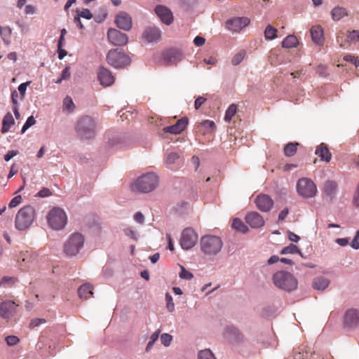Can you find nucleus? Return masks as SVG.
<instances>
[{
    "label": "nucleus",
    "instance_id": "393cba45",
    "mask_svg": "<svg viewBox=\"0 0 359 359\" xmlns=\"http://www.w3.org/2000/svg\"><path fill=\"white\" fill-rule=\"evenodd\" d=\"M143 36L148 42L156 41L161 37V31L156 27H148L144 31Z\"/></svg>",
    "mask_w": 359,
    "mask_h": 359
},
{
    "label": "nucleus",
    "instance_id": "e2e57ef3",
    "mask_svg": "<svg viewBox=\"0 0 359 359\" xmlns=\"http://www.w3.org/2000/svg\"><path fill=\"white\" fill-rule=\"evenodd\" d=\"M287 237L290 241L294 242V243H297L300 240V237L298 235H297L296 233H294L290 231H287Z\"/></svg>",
    "mask_w": 359,
    "mask_h": 359
},
{
    "label": "nucleus",
    "instance_id": "338daca9",
    "mask_svg": "<svg viewBox=\"0 0 359 359\" xmlns=\"http://www.w3.org/2000/svg\"><path fill=\"white\" fill-rule=\"evenodd\" d=\"M201 125L208 129H213L215 127V123L212 121L205 120L201 123Z\"/></svg>",
    "mask_w": 359,
    "mask_h": 359
},
{
    "label": "nucleus",
    "instance_id": "864d4df0",
    "mask_svg": "<svg viewBox=\"0 0 359 359\" xmlns=\"http://www.w3.org/2000/svg\"><path fill=\"white\" fill-rule=\"evenodd\" d=\"M172 339V337L170 334H168V333H164V334H161V344L163 345H164L165 346H169L171 343Z\"/></svg>",
    "mask_w": 359,
    "mask_h": 359
},
{
    "label": "nucleus",
    "instance_id": "58836bf2",
    "mask_svg": "<svg viewBox=\"0 0 359 359\" xmlns=\"http://www.w3.org/2000/svg\"><path fill=\"white\" fill-rule=\"evenodd\" d=\"M246 55L245 50H241L231 59V64L234 66L239 65Z\"/></svg>",
    "mask_w": 359,
    "mask_h": 359
},
{
    "label": "nucleus",
    "instance_id": "3c124183",
    "mask_svg": "<svg viewBox=\"0 0 359 359\" xmlns=\"http://www.w3.org/2000/svg\"><path fill=\"white\" fill-rule=\"evenodd\" d=\"M166 307L168 311L172 312L175 310V304L172 301V296L167 292L165 294Z\"/></svg>",
    "mask_w": 359,
    "mask_h": 359
},
{
    "label": "nucleus",
    "instance_id": "c85d7f7f",
    "mask_svg": "<svg viewBox=\"0 0 359 359\" xmlns=\"http://www.w3.org/2000/svg\"><path fill=\"white\" fill-rule=\"evenodd\" d=\"M78 293L81 299H87L93 294L92 286L90 284L85 283L80 286L78 290Z\"/></svg>",
    "mask_w": 359,
    "mask_h": 359
},
{
    "label": "nucleus",
    "instance_id": "cd10ccee",
    "mask_svg": "<svg viewBox=\"0 0 359 359\" xmlns=\"http://www.w3.org/2000/svg\"><path fill=\"white\" fill-rule=\"evenodd\" d=\"M182 54L181 51L176 49H173L170 50L166 53L165 60H167L168 62L174 64L182 60Z\"/></svg>",
    "mask_w": 359,
    "mask_h": 359
},
{
    "label": "nucleus",
    "instance_id": "473e14b6",
    "mask_svg": "<svg viewBox=\"0 0 359 359\" xmlns=\"http://www.w3.org/2000/svg\"><path fill=\"white\" fill-rule=\"evenodd\" d=\"M299 41L297 38L294 35L287 36L282 42V46L286 48L296 47Z\"/></svg>",
    "mask_w": 359,
    "mask_h": 359
},
{
    "label": "nucleus",
    "instance_id": "6ab92c4d",
    "mask_svg": "<svg viewBox=\"0 0 359 359\" xmlns=\"http://www.w3.org/2000/svg\"><path fill=\"white\" fill-rule=\"evenodd\" d=\"M155 12L161 20L166 24L170 25L173 21V15L171 11L164 6H157Z\"/></svg>",
    "mask_w": 359,
    "mask_h": 359
},
{
    "label": "nucleus",
    "instance_id": "39448f33",
    "mask_svg": "<svg viewBox=\"0 0 359 359\" xmlns=\"http://www.w3.org/2000/svg\"><path fill=\"white\" fill-rule=\"evenodd\" d=\"M201 251L206 255H216L222 250L223 242L216 236L205 235L200 240Z\"/></svg>",
    "mask_w": 359,
    "mask_h": 359
},
{
    "label": "nucleus",
    "instance_id": "f704fd0d",
    "mask_svg": "<svg viewBox=\"0 0 359 359\" xmlns=\"http://www.w3.org/2000/svg\"><path fill=\"white\" fill-rule=\"evenodd\" d=\"M295 253L299 254L302 257L303 256L302 252L299 251L298 247L292 243H290L289 245L284 247L280 251L281 255Z\"/></svg>",
    "mask_w": 359,
    "mask_h": 359
},
{
    "label": "nucleus",
    "instance_id": "2f4dec72",
    "mask_svg": "<svg viewBox=\"0 0 359 359\" xmlns=\"http://www.w3.org/2000/svg\"><path fill=\"white\" fill-rule=\"evenodd\" d=\"M309 352L306 346H301L299 348L294 349L293 354L290 359H305L307 358Z\"/></svg>",
    "mask_w": 359,
    "mask_h": 359
},
{
    "label": "nucleus",
    "instance_id": "b1692460",
    "mask_svg": "<svg viewBox=\"0 0 359 359\" xmlns=\"http://www.w3.org/2000/svg\"><path fill=\"white\" fill-rule=\"evenodd\" d=\"M310 32L312 40L315 43L318 45H322L323 43V30L320 26H313L311 28Z\"/></svg>",
    "mask_w": 359,
    "mask_h": 359
},
{
    "label": "nucleus",
    "instance_id": "8fccbe9b",
    "mask_svg": "<svg viewBox=\"0 0 359 359\" xmlns=\"http://www.w3.org/2000/svg\"><path fill=\"white\" fill-rule=\"evenodd\" d=\"M180 155L177 152H171L168 154L165 162L167 164L171 165L175 163L177 159H179Z\"/></svg>",
    "mask_w": 359,
    "mask_h": 359
},
{
    "label": "nucleus",
    "instance_id": "a18cd8bd",
    "mask_svg": "<svg viewBox=\"0 0 359 359\" xmlns=\"http://www.w3.org/2000/svg\"><path fill=\"white\" fill-rule=\"evenodd\" d=\"M0 34L2 36L3 40L8 43V39L11 34V29L9 27H1L0 26Z\"/></svg>",
    "mask_w": 359,
    "mask_h": 359
},
{
    "label": "nucleus",
    "instance_id": "bb28decb",
    "mask_svg": "<svg viewBox=\"0 0 359 359\" xmlns=\"http://www.w3.org/2000/svg\"><path fill=\"white\" fill-rule=\"evenodd\" d=\"M330 280L323 276H318L313 279L312 286L314 290L324 291L330 285Z\"/></svg>",
    "mask_w": 359,
    "mask_h": 359
},
{
    "label": "nucleus",
    "instance_id": "4be33fe9",
    "mask_svg": "<svg viewBox=\"0 0 359 359\" xmlns=\"http://www.w3.org/2000/svg\"><path fill=\"white\" fill-rule=\"evenodd\" d=\"M338 191V184L335 181L327 180L325 182L323 192L330 200H332Z\"/></svg>",
    "mask_w": 359,
    "mask_h": 359
},
{
    "label": "nucleus",
    "instance_id": "4c0bfd02",
    "mask_svg": "<svg viewBox=\"0 0 359 359\" xmlns=\"http://www.w3.org/2000/svg\"><path fill=\"white\" fill-rule=\"evenodd\" d=\"M126 236L130 237L135 241H137L140 238V233L131 226L126 227L123 229Z\"/></svg>",
    "mask_w": 359,
    "mask_h": 359
},
{
    "label": "nucleus",
    "instance_id": "dca6fc26",
    "mask_svg": "<svg viewBox=\"0 0 359 359\" xmlns=\"http://www.w3.org/2000/svg\"><path fill=\"white\" fill-rule=\"evenodd\" d=\"M257 208L262 212H269L273 205L271 198L266 194H260L255 199Z\"/></svg>",
    "mask_w": 359,
    "mask_h": 359
},
{
    "label": "nucleus",
    "instance_id": "4468645a",
    "mask_svg": "<svg viewBox=\"0 0 359 359\" xmlns=\"http://www.w3.org/2000/svg\"><path fill=\"white\" fill-rule=\"evenodd\" d=\"M249 24L250 19L248 18H234L226 21V27L231 32H238Z\"/></svg>",
    "mask_w": 359,
    "mask_h": 359
},
{
    "label": "nucleus",
    "instance_id": "5701e85b",
    "mask_svg": "<svg viewBox=\"0 0 359 359\" xmlns=\"http://www.w3.org/2000/svg\"><path fill=\"white\" fill-rule=\"evenodd\" d=\"M224 337L231 341H239L243 338L239 330L233 325H229L225 328Z\"/></svg>",
    "mask_w": 359,
    "mask_h": 359
},
{
    "label": "nucleus",
    "instance_id": "ea45409f",
    "mask_svg": "<svg viewBox=\"0 0 359 359\" xmlns=\"http://www.w3.org/2000/svg\"><path fill=\"white\" fill-rule=\"evenodd\" d=\"M277 29L271 25H268L264 31V36L267 40H272L276 38Z\"/></svg>",
    "mask_w": 359,
    "mask_h": 359
},
{
    "label": "nucleus",
    "instance_id": "ddd939ff",
    "mask_svg": "<svg viewBox=\"0 0 359 359\" xmlns=\"http://www.w3.org/2000/svg\"><path fill=\"white\" fill-rule=\"evenodd\" d=\"M109 42L114 46H124L128 43V36L118 29L110 28L107 32Z\"/></svg>",
    "mask_w": 359,
    "mask_h": 359
},
{
    "label": "nucleus",
    "instance_id": "680f3d73",
    "mask_svg": "<svg viewBox=\"0 0 359 359\" xmlns=\"http://www.w3.org/2000/svg\"><path fill=\"white\" fill-rule=\"evenodd\" d=\"M133 219L140 224H143L144 223V216L141 212H136L133 216Z\"/></svg>",
    "mask_w": 359,
    "mask_h": 359
},
{
    "label": "nucleus",
    "instance_id": "37998d69",
    "mask_svg": "<svg viewBox=\"0 0 359 359\" xmlns=\"http://www.w3.org/2000/svg\"><path fill=\"white\" fill-rule=\"evenodd\" d=\"M26 91H12L11 99L15 106L18 105V100H23Z\"/></svg>",
    "mask_w": 359,
    "mask_h": 359
},
{
    "label": "nucleus",
    "instance_id": "79ce46f5",
    "mask_svg": "<svg viewBox=\"0 0 359 359\" xmlns=\"http://www.w3.org/2000/svg\"><path fill=\"white\" fill-rule=\"evenodd\" d=\"M297 143H288L284 148V152L287 156H292L297 151Z\"/></svg>",
    "mask_w": 359,
    "mask_h": 359
},
{
    "label": "nucleus",
    "instance_id": "f8f14e48",
    "mask_svg": "<svg viewBox=\"0 0 359 359\" xmlns=\"http://www.w3.org/2000/svg\"><path fill=\"white\" fill-rule=\"evenodd\" d=\"M344 325L347 329H355L359 325V310L350 309L344 316Z\"/></svg>",
    "mask_w": 359,
    "mask_h": 359
},
{
    "label": "nucleus",
    "instance_id": "0e129e2a",
    "mask_svg": "<svg viewBox=\"0 0 359 359\" xmlns=\"http://www.w3.org/2000/svg\"><path fill=\"white\" fill-rule=\"evenodd\" d=\"M18 154V151L15 150H10L7 152L6 154L4 155V160L6 161H9L12 158L17 156Z\"/></svg>",
    "mask_w": 359,
    "mask_h": 359
},
{
    "label": "nucleus",
    "instance_id": "f03ea898",
    "mask_svg": "<svg viewBox=\"0 0 359 359\" xmlns=\"http://www.w3.org/2000/svg\"><path fill=\"white\" fill-rule=\"evenodd\" d=\"M158 183V177L154 172H147L138 177L132 184L134 191L149 193L154 190Z\"/></svg>",
    "mask_w": 359,
    "mask_h": 359
},
{
    "label": "nucleus",
    "instance_id": "052dcab7",
    "mask_svg": "<svg viewBox=\"0 0 359 359\" xmlns=\"http://www.w3.org/2000/svg\"><path fill=\"white\" fill-rule=\"evenodd\" d=\"M51 195H52V192L48 188H43L36 194L37 196L41 197V198L48 197Z\"/></svg>",
    "mask_w": 359,
    "mask_h": 359
},
{
    "label": "nucleus",
    "instance_id": "c756f323",
    "mask_svg": "<svg viewBox=\"0 0 359 359\" xmlns=\"http://www.w3.org/2000/svg\"><path fill=\"white\" fill-rule=\"evenodd\" d=\"M15 120L13 117V115L10 112L7 113L3 118L1 133H6L7 132H8L11 126H13Z\"/></svg>",
    "mask_w": 359,
    "mask_h": 359
},
{
    "label": "nucleus",
    "instance_id": "9b49d317",
    "mask_svg": "<svg viewBox=\"0 0 359 359\" xmlns=\"http://www.w3.org/2000/svg\"><path fill=\"white\" fill-rule=\"evenodd\" d=\"M106 147L109 149H117L125 145L123 137L117 132L109 131L106 135Z\"/></svg>",
    "mask_w": 359,
    "mask_h": 359
},
{
    "label": "nucleus",
    "instance_id": "f3484780",
    "mask_svg": "<svg viewBox=\"0 0 359 359\" xmlns=\"http://www.w3.org/2000/svg\"><path fill=\"white\" fill-rule=\"evenodd\" d=\"M17 304L12 301H6L0 304V316L7 319L13 316L16 311Z\"/></svg>",
    "mask_w": 359,
    "mask_h": 359
},
{
    "label": "nucleus",
    "instance_id": "aec40b11",
    "mask_svg": "<svg viewBox=\"0 0 359 359\" xmlns=\"http://www.w3.org/2000/svg\"><path fill=\"white\" fill-rule=\"evenodd\" d=\"M246 222L255 229L259 228L264 224L263 217L257 212H251L245 216Z\"/></svg>",
    "mask_w": 359,
    "mask_h": 359
},
{
    "label": "nucleus",
    "instance_id": "9d476101",
    "mask_svg": "<svg viewBox=\"0 0 359 359\" xmlns=\"http://www.w3.org/2000/svg\"><path fill=\"white\" fill-rule=\"evenodd\" d=\"M198 241V236L191 228H186L183 230L180 238V245L184 250L192 248Z\"/></svg>",
    "mask_w": 359,
    "mask_h": 359
},
{
    "label": "nucleus",
    "instance_id": "6e6d98bb",
    "mask_svg": "<svg viewBox=\"0 0 359 359\" xmlns=\"http://www.w3.org/2000/svg\"><path fill=\"white\" fill-rule=\"evenodd\" d=\"M78 13H79L78 15H79L81 18H85L87 20H90L93 18V14L91 13L90 10L88 8H83L82 11H78Z\"/></svg>",
    "mask_w": 359,
    "mask_h": 359
},
{
    "label": "nucleus",
    "instance_id": "a211bd4d",
    "mask_svg": "<svg viewBox=\"0 0 359 359\" xmlns=\"http://www.w3.org/2000/svg\"><path fill=\"white\" fill-rule=\"evenodd\" d=\"M97 77L103 87L110 86L114 82V77L111 72L105 67L100 68Z\"/></svg>",
    "mask_w": 359,
    "mask_h": 359
},
{
    "label": "nucleus",
    "instance_id": "20e7f679",
    "mask_svg": "<svg viewBox=\"0 0 359 359\" xmlns=\"http://www.w3.org/2000/svg\"><path fill=\"white\" fill-rule=\"evenodd\" d=\"M34 218V208L31 205H26L20 209L16 214L15 226L19 231H25L31 226Z\"/></svg>",
    "mask_w": 359,
    "mask_h": 359
},
{
    "label": "nucleus",
    "instance_id": "09e8293b",
    "mask_svg": "<svg viewBox=\"0 0 359 359\" xmlns=\"http://www.w3.org/2000/svg\"><path fill=\"white\" fill-rule=\"evenodd\" d=\"M347 41L349 42H357L359 41V31L353 30L351 32H348L347 36Z\"/></svg>",
    "mask_w": 359,
    "mask_h": 359
},
{
    "label": "nucleus",
    "instance_id": "72a5a7b5",
    "mask_svg": "<svg viewBox=\"0 0 359 359\" xmlns=\"http://www.w3.org/2000/svg\"><path fill=\"white\" fill-rule=\"evenodd\" d=\"M332 17L334 20H339L347 15L346 9L342 7H335L332 11Z\"/></svg>",
    "mask_w": 359,
    "mask_h": 359
},
{
    "label": "nucleus",
    "instance_id": "de8ad7c7",
    "mask_svg": "<svg viewBox=\"0 0 359 359\" xmlns=\"http://www.w3.org/2000/svg\"><path fill=\"white\" fill-rule=\"evenodd\" d=\"M15 281V278L9 276H4L0 281V286L6 287L11 286Z\"/></svg>",
    "mask_w": 359,
    "mask_h": 359
},
{
    "label": "nucleus",
    "instance_id": "1a4fd4ad",
    "mask_svg": "<svg viewBox=\"0 0 359 359\" xmlns=\"http://www.w3.org/2000/svg\"><path fill=\"white\" fill-rule=\"evenodd\" d=\"M49 225L54 229H62L66 224L67 217L65 212L60 208H53L47 216Z\"/></svg>",
    "mask_w": 359,
    "mask_h": 359
},
{
    "label": "nucleus",
    "instance_id": "7c9ffc66",
    "mask_svg": "<svg viewBox=\"0 0 359 359\" xmlns=\"http://www.w3.org/2000/svg\"><path fill=\"white\" fill-rule=\"evenodd\" d=\"M75 104L70 96H66L62 101V111L64 113L70 114L74 111Z\"/></svg>",
    "mask_w": 359,
    "mask_h": 359
},
{
    "label": "nucleus",
    "instance_id": "c03bdc74",
    "mask_svg": "<svg viewBox=\"0 0 359 359\" xmlns=\"http://www.w3.org/2000/svg\"><path fill=\"white\" fill-rule=\"evenodd\" d=\"M198 359H217L210 349H204L199 351Z\"/></svg>",
    "mask_w": 359,
    "mask_h": 359
},
{
    "label": "nucleus",
    "instance_id": "412c9836",
    "mask_svg": "<svg viewBox=\"0 0 359 359\" xmlns=\"http://www.w3.org/2000/svg\"><path fill=\"white\" fill-rule=\"evenodd\" d=\"M188 124V119L182 118L179 119L177 123L172 126H167L163 128L165 133H169L174 135L181 133Z\"/></svg>",
    "mask_w": 359,
    "mask_h": 359
},
{
    "label": "nucleus",
    "instance_id": "a878e982",
    "mask_svg": "<svg viewBox=\"0 0 359 359\" xmlns=\"http://www.w3.org/2000/svg\"><path fill=\"white\" fill-rule=\"evenodd\" d=\"M315 154L318 156L322 161L327 163L330 162L332 158L331 153L330 152L327 147L324 144L321 143L316 147Z\"/></svg>",
    "mask_w": 359,
    "mask_h": 359
},
{
    "label": "nucleus",
    "instance_id": "7ed1b4c3",
    "mask_svg": "<svg viewBox=\"0 0 359 359\" xmlns=\"http://www.w3.org/2000/svg\"><path fill=\"white\" fill-rule=\"evenodd\" d=\"M274 285L286 292H292L297 288L298 282L297 278L290 272L280 271L273 276Z\"/></svg>",
    "mask_w": 359,
    "mask_h": 359
},
{
    "label": "nucleus",
    "instance_id": "bf43d9fd",
    "mask_svg": "<svg viewBox=\"0 0 359 359\" xmlns=\"http://www.w3.org/2000/svg\"><path fill=\"white\" fill-rule=\"evenodd\" d=\"M21 200V196H16L10 201L8 206L11 208H15L20 203Z\"/></svg>",
    "mask_w": 359,
    "mask_h": 359
},
{
    "label": "nucleus",
    "instance_id": "603ef678",
    "mask_svg": "<svg viewBox=\"0 0 359 359\" xmlns=\"http://www.w3.org/2000/svg\"><path fill=\"white\" fill-rule=\"evenodd\" d=\"M344 36L345 34L342 32H340L337 36V43L341 48L347 47V45L348 43V41H347V39H344Z\"/></svg>",
    "mask_w": 359,
    "mask_h": 359
},
{
    "label": "nucleus",
    "instance_id": "f257e3e1",
    "mask_svg": "<svg viewBox=\"0 0 359 359\" xmlns=\"http://www.w3.org/2000/svg\"><path fill=\"white\" fill-rule=\"evenodd\" d=\"M98 122L90 116H81L75 125V132L81 141H90L97 135Z\"/></svg>",
    "mask_w": 359,
    "mask_h": 359
},
{
    "label": "nucleus",
    "instance_id": "e433bc0d",
    "mask_svg": "<svg viewBox=\"0 0 359 359\" xmlns=\"http://www.w3.org/2000/svg\"><path fill=\"white\" fill-rule=\"evenodd\" d=\"M237 111V106L235 104H231L225 112L224 121L226 122H230L233 118V116L236 114Z\"/></svg>",
    "mask_w": 359,
    "mask_h": 359
},
{
    "label": "nucleus",
    "instance_id": "423d86ee",
    "mask_svg": "<svg viewBox=\"0 0 359 359\" xmlns=\"http://www.w3.org/2000/svg\"><path fill=\"white\" fill-rule=\"evenodd\" d=\"M108 64L114 68H124L131 62V58L123 50L116 48L110 50L107 55Z\"/></svg>",
    "mask_w": 359,
    "mask_h": 359
},
{
    "label": "nucleus",
    "instance_id": "0eeeda50",
    "mask_svg": "<svg viewBox=\"0 0 359 359\" xmlns=\"http://www.w3.org/2000/svg\"><path fill=\"white\" fill-rule=\"evenodd\" d=\"M85 238L80 233L71 234L64 244V252L69 257L76 256L83 249Z\"/></svg>",
    "mask_w": 359,
    "mask_h": 359
},
{
    "label": "nucleus",
    "instance_id": "a19ab883",
    "mask_svg": "<svg viewBox=\"0 0 359 359\" xmlns=\"http://www.w3.org/2000/svg\"><path fill=\"white\" fill-rule=\"evenodd\" d=\"M160 330H156L150 337L149 341L146 347V351L149 352L151 348L154 343L158 340L160 334Z\"/></svg>",
    "mask_w": 359,
    "mask_h": 359
},
{
    "label": "nucleus",
    "instance_id": "4d7b16f0",
    "mask_svg": "<svg viewBox=\"0 0 359 359\" xmlns=\"http://www.w3.org/2000/svg\"><path fill=\"white\" fill-rule=\"evenodd\" d=\"M344 60L346 62L353 64L355 67H358L359 66V60L353 55H345Z\"/></svg>",
    "mask_w": 359,
    "mask_h": 359
},
{
    "label": "nucleus",
    "instance_id": "6e6552de",
    "mask_svg": "<svg viewBox=\"0 0 359 359\" xmlns=\"http://www.w3.org/2000/svg\"><path fill=\"white\" fill-rule=\"evenodd\" d=\"M297 191L303 198H311L316 195L318 190L316 184L312 180L302 177L297 182Z\"/></svg>",
    "mask_w": 359,
    "mask_h": 359
},
{
    "label": "nucleus",
    "instance_id": "774afa93",
    "mask_svg": "<svg viewBox=\"0 0 359 359\" xmlns=\"http://www.w3.org/2000/svg\"><path fill=\"white\" fill-rule=\"evenodd\" d=\"M353 204L359 207V185L357 187L356 191L355 193V195L353 196Z\"/></svg>",
    "mask_w": 359,
    "mask_h": 359
},
{
    "label": "nucleus",
    "instance_id": "13d9d810",
    "mask_svg": "<svg viewBox=\"0 0 359 359\" xmlns=\"http://www.w3.org/2000/svg\"><path fill=\"white\" fill-rule=\"evenodd\" d=\"M46 323L44 318H34L30 321L29 327L34 328Z\"/></svg>",
    "mask_w": 359,
    "mask_h": 359
},
{
    "label": "nucleus",
    "instance_id": "69168bd1",
    "mask_svg": "<svg viewBox=\"0 0 359 359\" xmlns=\"http://www.w3.org/2000/svg\"><path fill=\"white\" fill-rule=\"evenodd\" d=\"M206 100V98L204 97H198L196 99L195 103H194V107L196 109H198L201 107V106L205 102Z\"/></svg>",
    "mask_w": 359,
    "mask_h": 359
},
{
    "label": "nucleus",
    "instance_id": "c9c22d12",
    "mask_svg": "<svg viewBox=\"0 0 359 359\" xmlns=\"http://www.w3.org/2000/svg\"><path fill=\"white\" fill-rule=\"evenodd\" d=\"M232 226L233 229L243 233H245L248 231V227L244 224V222L241 219L238 218H235L233 219Z\"/></svg>",
    "mask_w": 359,
    "mask_h": 359
},
{
    "label": "nucleus",
    "instance_id": "2eb2a0df",
    "mask_svg": "<svg viewBox=\"0 0 359 359\" xmlns=\"http://www.w3.org/2000/svg\"><path fill=\"white\" fill-rule=\"evenodd\" d=\"M115 23L118 28L129 31L132 27V18L129 14L122 11L116 15Z\"/></svg>",
    "mask_w": 359,
    "mask_h": 359
},
{
    "label": "nucleus",
    "instance_id": "5fc2aeb1",
    "mask_svg": "<svg viewBox=\"0 0 359 359\" xmlns=\"http://www.w3.org/2000/svg\"><path fill=\"white\" fill-rule=\"evenodd\" d=\"M5 340L9 346H15L20 341V339L15 335H9L6 337Z\"/></svg>",
    "mask_w": 359,
    "mask_h": 359
},
{
    "label": "nucleus",
    "instance_id": "49530a36",
    "mask_svg": "<svg viewBox=\"0 0 359 359\" xmlns=\"http://www.w3.org/2000/svg\"><path fill=\"white\" fill-rule=\"evenodd\" d=\"M181 271L179 273V277L181 279L191 280L194 278V275L190 271H187L183 266H180Z\"/></svg>",
    "mask_w": 359,
    "mask_h": 359
}]
</instances>
